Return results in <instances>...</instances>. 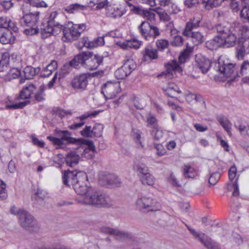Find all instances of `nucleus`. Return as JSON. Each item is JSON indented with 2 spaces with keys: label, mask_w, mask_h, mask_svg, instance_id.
<instances>
[{
  "label": "nucleus",
  "mask_w": 249,
  "mask_h": 249,
  "mask_svg": "<svg viewBox=\"0 0 249 249\" xmlns=\"http://www.w3.org/2000/svg\"><path fill=\"white\" fill-rule=\"evenodd\" d=\"M56 134L60 137L57 138L54 137L49 136L47 139L53 142L54 145L60 146L64 144H79L83 138L75 139L71 137V133L67 130H61L58 129L55 130Z\"/></svg>",
  "instance_id": "nucleus-1"
},
{
  "label": "nucleus",
  "mask_w": 249,
  "mask_h": 249,
  "mask_svg": "<svg viewBox=\"0 0 249 249\" xmlns=\"http://www.w3.org/2000/svg\"><path fill=\"white\" fill-rule=\"evenodd\" d=\"M136 205L138 209L143 212L157 211L161 208L160 204L156 199L142 195L138 197Z\"/></svg>",
  "instance_id": "nucleus-2"
},
{
  "label": "nucleus",
  "mask_w": 249,
  "mask_h": 249,
  "mask_svg": "<svg viewBox=\"0 0 249 249\" xmlns=\"http://www.w3.org/2000/svg\"><path fill=\"white\" fill-rule=\"evenodd\" d=\"M78 178V179L76 180V182L73 184L72 187L77 195L82 196V198L80 200H78L79 202H81V201L85 199L86 196H89L91 189L89 188L86 184L88 178L87 174L85 172L79 171Z\"/></svg>",
  "instance_id": "nucleus-3"
},
{
  "label": "nucleus",
  "mask_w": 249,
  "mask_h": 249,
  "mask_svg": "<svg viewBox=\"0 0 249 249\" xmlns=\"http://www.w3.org/2000/svg\"><path fill=\"white\" fill-rule=\"evenodd\" d=\"M216 29L223 47H231L234 46L237 41V37L234 34L220 24L217 26Z\"/></svg>",
  "instance_id": "nucleus-4"
},
{
  "label": "nucleus",
  "mask_w": 249,
  "mask_h": 249,
  "mask_svg": "<svg viewBox=\"0 0 249 249\" xmlns=\"http://www.w3.org/2000/svg\"><path fill=\"white\" fill-rule=\"evenodd\" d=\"M81 203L96 206L97 207H109L110 206L109 198L105 195L98 193H91L89 196H86Z\"/></svg>",
  "instance_id": "nucleus-5"
},
{
  "label": "nucleus",
  "mask_w": 249,
  "mask_h": 249,
  "mask_svg": "<svg viewBox=\"0 0 249 249\" xmlns=\"http://www.w3.org/2000/svg\"><path fill=\"white\" fill-rule=\"evenodd\" d=\"M142 36L146 40L154 39L160 35L159 29L147 21H143L138 27Z\"/></svg>",
  "instance_id": "nucleus-6"
},
{
  "label": "nucleus",
  "mask_w": 249,
  "mask_h": 249,
  "mask_svg": "<svg viewBox=\"0 0 249 249\" xmlns=\"http://www.w3.org/2000/svg\"><path fill=\"white\" fill-rule=\"evenodd\" d=\"M18 222L21 227L31 232H35L38 230L36 220L27 211L20 213Z\"/></svg>",
  "instance_id": "nucleus-7"
},
{
  "label": "nucleus",
  "mask_w": 249,
  "mask_h": 249,
  "mask_svg": "<svg viewBox=\"0 0 249 249\" xmlns=\"http://www.w3.org/2000/svg\"><path fill=\"white\" fill-rule=\"evenodd\" d=\"M136 68V64L133 59H126L124 61L123 65L115 71V76L118 79H124L128 76Z\"/></svg>",
  "instance_id": "nucleus-8"
},
{
  "label": "nucleus",
  "mask_w": 249,
  "mask_h": 249,
  "mask_svg": "<svg viewBox=\"0 0 249 249\" xmlns=\"http://www.w3.org/2000/svg\"><path fill=\"white\" fill-rule=\"evenodd\" d=\"M85 67L89 70H93L103 63L104 57L99 54H93L92 53L84 52Z\"/></svg>",
  "instance_id": "nucleus-9"
},
{
  "label": "nucleus",
  "mask_w": 249,
  "mask_h": 249,
  "mask_svg": "<svg viewBox=\"0 0 249 249\" xmlns=\"http://www.w3.org/2000/svg\"><path fill=\"white\" fill-rule=\"evenodd\" d=\"M99 181L103 186L119 187L121 184V181L117 176L105 172H101L99 174Z\"/></svg>",
  "instance_id": "nucleus-10"
},
{
  "label": "nucleus",
  "mask_w": 249,
  "mask_h": 249,
  "mask_svg": "<svg viewBox=\"0 0 249 249\" xmlns=\"http://www.w3.org/2000/svg\"><path fill=\"white\" fill-rule=\"evenodd\" d=\"M101 232L109 234L115 236L116 239L124 240L132 239L133 235L127 231H120L108 227H102L100 229Z\"/></svg>",
  "instance_id": "nucleus-11"
},
{
  "label": "nucleus",
  "mask_w": 249,
  "mask_h": 249,
  "mask_svg": "<svg viewBox=\"0 0 249 249\" xmlns=\"http://www.w3.org/2000/svg\"><path fill=\"white\" fill-rule=\"evenodd\" d=\"M39 15V12L24 15L20 18L19 24L22 26L34 27L38 21Z\"/></svg>",
  "instance_id": "nucleus-12"
},
{
  "label": "nucleus",
  "mask_w": 249,
  "mask_h": 249,
  "mask_svg": "<svg viewBox=\"0 0 249 249\" xmlns=\"http://www.w3.org/2000/svg\"><path fill=\"white\" fill-rule=\"evenodd\" d=\"M90 76L89 73H82L76 76L72 80L71 85L75 89H85L88 85V79Z\"/></svg>",
  "instance_id": "nucleus-13"
},
{
  "label": "nucleus",
  "mask_w": 249,
  "mask_h": 249,
  "mask_svg": "<svg viewBox=\"0 0 249 249\" xmlns=\"http://www.w3.org/2000/svg\"><path fill=\"white\" fill-rule=\"evenodd\" d=\"M81 142L79 144H85L88 146L87 148H84L81 146L80 148L83 150L82 154L83 157L87 159H91L94 157L95 153L96 152L95 147L92 141L87 140L83 139L81 140Z\"/></svg>",
  "instance_id": "nucleus-14"
},
{
  "label": "nucleus",
  "mask_w": 249,
  "mask_h": 249,
  "mask_svg": "<svg viewBox=\"0 0 249 249\" xmlns=\"http://www.w3.org/2000/svg\"><path fill=\"white\" fill-rule=\"evenodd\" d=\"M79 171L74 170L71 171L70 170L65 171L62 175V181L63 184L67 186H73V184L78 180V174Z\"/></svg>",
  "instance_id": "nucleus-15"
},
{
  "label": "nucleus",
  "mask_w": 249,
  "mask_h": 249,
  "mask_svg": "<svg viewBox=\"0 0 249 249\" xmlns=\"http://www.w3.org/2000/svg\"><path fill=\"white\" fill-rule=\"evenodd\" d=\"M125 10L121 7L109 5L106 7V14L107 17L113 18H120L125 13Z\"/></svg>",
  "instance_id": "nucleus-16"
},
{
  "label": "nucleus",
  "mask_w": 249,
  "mask_h": 249,
  "mask_svg": "<svg viewBox=\"0 0 249 249\" xmlns=\"http://www.w3.org/2000/svg\"><path fill=\"white\" fill-rule=\"evenodd\" d=\"M15 37L9 29L0 28V42L2 44H12Z\"/></svg>",
  "instance_id": "nucleus-17"
},
{
  "label": "nucleus",
  "mask_w": 249,
  "mask_h": 249,
  "mask_svg": "<svg viewBox=\"0 0 249 249\" xmlns=\"http://www.w3.org/2000/svg\"><path fill=\"white\" fill-rule=\"evenodd\" d=\"M142 60L146 62H150L152 60L156 59L158 58V51L153 48L151 46H147L145 47L142 51Z\"/></svg>",
  "instance_id": "nucleus-18"
},
{
  "label": "nucleus",
  "mask_w": 249,
  "mask_h": 249,
  "mask_svg": "<svg viewBox=\"0 0 249 249\" xmlns=\"http://www.w3.org/2000/svg\"><path fill=\"white\" fill-rule=\"evenodd\" d=\"M32 94H19L18 99H26V100L23 102H20L12 105H7L5 108L7 109H16L18 108H22L26 105L29 104L31 101L29 99H32L33 97L31 96Z\"/></svg>",
  "instance_id": "nucleus-19"
},
{
  "label": "nucleus",
  "mask_w": 249,
  "mask_h": 249,
  "mask_svg": "<svg viewBox=\"0 0 249 249\" xmlns=\"http://www.w3.org/2000/svg\"><path fill=\"white\" fill-rule=\"evenodd\" d=\"M101 93L108 92L109 93H118L120 90V83L118 82L112 83L108 81L104 84L101 87Z\"/></svg>",
  "instance_id": "nucleus-20"
},
{
  "label": "nucleus",
  "mask_w": 249,
  "mask_h": 249,
  "mask_svg": "<svg viewBox=\"0 0 249 249\" xmlns=\"http://www.w3.org/2000/svg\"><path fill=\"white\" fill-rule=\"evenodd\" d=\"M58 15V14L56 11L51 12L47 22L49 26L53 27L56 31L60 32L62 30V25L59 20Z\"/></svg>",
  "instance_id": "nucleus-21"
},
{
  "label": "nucleus",
  "mask_w": 249,
  "mask_h": 249,
  "mask_svg": "<svg viewBox=\"0 0 249 249\" xmlns=\"http://www.w3.org/2000/svg\"><path fill=\"white\" fill-rule=\"evenodd\" d=\"M218 71L223 74V75L227 78L232 77V75L234 71V65L228 63L227 64H223L221 65L220 59L218 60Z\"/></svg>",
  "instance_id": "nucleus-22"
},
{
  "label": "nucleus",
  "mask_w": 249,
  "mask_h": 249,
  "mask_svg": "<svg viewBox=\"0 0 249 249\" xmlns=\"http://www.w3.org/2000/svg\"><path fill=\"white\" fill-rule=\"evenodd\" d=\"M80 159V156L75 151H71L66 155L65 160L66 163L71 166H74L76 165Z\"/></svg>",
  "instance_id": "nucleus-23"
},
{
  "label": "nucleus",
  "mask_w": 249,
  "mask_h": 249,
  "mask_svg": "<svg viewBox=\"0 0 249 249\" xmlns=\"http://www.w3.org/2000/svg\"><path fill=\"white\" fill-rule=\"evenodd\" d=\"M71 25H70L69 23L67 26L62 25V30L63 36L62 40L64 42H72L74 41L73 34L72 32Z\"/></svg>",
  "instance_id": "nucleus-24"
},
{
  "label": "nucleus",
  "mask_w": 249,
  "mask_h": 249,
  "mask_svg": "<svg viewBox=\"0 0 249 249\" xmlns=\"http://www.w3.org/2000/svg\"><path fill=\"white\" fill-rule=\"evenodd\" d=\"M0 28L11 29L14 32L18 31L15 23L6 17H0Z\"/></svg>",
  "instance_id": "nucleus-25"
},
{
  "label": "nucleus",
  "mask_w": 249,
  "mask_h": 249,
  "mask_svg": "<svg viewBox=\"0 0 249 249\" xmlns=\"http://www.w3.org/2000/svg\"><path fill=\"white\" fill-rule=\"evenodd\" d=\"M85 60L84 54L83 53L75 56L70 61L68 65L72 68L78 69L81 65L85 67Z\"/></svg>",
  "instance_id": "nucleus-26"
},
{
  "label": "nucleus",
  "mask_w": 249,
  "mask_h": 249,
  "mask_svg": "<svg viewBox=\"0 0 249 249\" xmlns=\"http://www.w3.org/2000/svg\"><path fill=\"white\" fill-rule=\"evenodd\" d=\"M70 25H71L72 32L73 34L74 41L77 40L81 34L86 30V26L85 24H76L70 22Z\"/></svg>",
  "instance_id": "nucleus-27"
},
{
  "label": "nucleus",
  "mask_w": 249,
  "mask_h": 249,
  "mask_svg": "<svg viewBox=\"0 0 249 249\" xmlns=\"http://www.w3.org/2000/svg\"><path fill=\"white\" fill-rule=\"evenodd\" d=\"M40 71L39 67L34 68L31 66H26L23 70L24 77L26 79H32L39 73Z\"/></svg>",
  "instance_id": "nucleus-28"
},
{
  "label": "nucleus",
  "mask_w": 249,
  "mask_h": 249,
  "mask_svg": "<svg viewBox=\"0 0 249 249\" xmlns=\"http://www.w3.org/2000/svg\"><path fill=\"white\" fill-rule=\"evenodd\" d=\"M183 35L187 37H190L195 39V43L196 45L201 43L202 42V35L200 32H192L191 31H183Z\"/></svg>",
  "instance_id": "nucleus-29"
},
{
  "label": "nucleus",
  "mask_w": 249,
  "mask_h": 249,
  "mask_svg": "<svg viewBox=\"0 0 249 249\" xmlns=\"http://www.w3.org/2000/svg\"><path fill=\"white\" fill-rule=\"evenodd\" d=\"M57 67V63L55 60L52 61L51 63L47 65L41 71V76L42 77H49Z\"/></svg>",
  "instance_id": "nucleus-30"
},
{
  "label": "nucleus",
  "mask_w": 249,
  "mask_h": 249,
  "mask_svg": "<svg viewBox=\"0 0 249 249\" xmlns=\"http://www.w3.org/2000/svg\"><path fill=\"white\" fill-rule=\"evenodd\" d=\"M205 45L206 48L210 50H216L219 47H223L218 35L214 37L213 39L207 41Z\"/></svg>",
  "instance_id": "nucleus-31"
},
{
  "label": "nucleus",
  "mask_w": 249,
  "mask_h": 249,
  "mask_svg": "<svg viewBox=\"0 0 249 249\" xmlns=\"http://www.w3.org/2000/svg\"><path fill=\"white\" fill-rule=\"evenodd\" d=\"M217 120L219 124L222 126L224 129L227 132L229 135H231V124L229 120L223 115H219L217 117Z\"/></svg>",
  "instance_id": "nucleus-32"
},
{
  "label": "nucleus",
  "mask_w": 249,
  "mask_h": 249,
  "mask_svg": "<svg viewBox=\"0 0 249 249\" xmlns=\"http://www.w3.org/2000/svg\"><path fill=\"white\" fill-rule=\"evenodd\" d=\"M238 178L234 180H230L227 184V189L229 191H232V196H237L239 194Z\"/></svg>",
  "instance_id": "nucleus-33"
},
{
  "label": "nucleus",
  "mask_w": 249,
  "mask_h": 249,
  "mask_svg": "<svg viewBox=\"0 0 249 249\" xmlns=\"http://www.w3.org/2000/svg\"><path fill=\"white\" fill-rule=\"evenodd\" d=\"M201 20V18L199 17H195L193 19H191L186 23L184 31H191L198 28L199 27Z\"/></svg>",
  "instance_id": "nucleus-34"
},
{
  "label": "nucleus",
  "mask_w": 249,
  "mask_h": 249,
  "mask_svg": "<svg viewBox=\"0 0 249 249\" xmlns=\"http://www.w3.org/2000/svg\"><path fill=\"white\" fill-rule=\"evenodd\" d=\"M59 33V31H56L55 29L52 27V26H49L48 24H47L45 28H41L40 29V34L42 37L43 38H46L52 35H57Z\"/></svg>",
  "instance_id": "nucleus-35"
},
{
  "label": "nucleus",
  "mask_w": 249,
  "mask_h": 249,
  "mask_svg": "<svg viewBox=\"0 0 249 249\" xmlns=\"http://www.w3.org/2000/svg\"><path fill=\"white\" fill-rule=\"evenodd\" d=\"M192 51L193 48L191 47L187 46L186 49L180 53L178 56L179 62L180 64L186 62L189 59L190 54Z\"/></svg>",
  "instance_id": "nucleus-36"
},
{
  "label": "nucleus",
  "mask_w": 249,
  "mask_h": 249,
  "mask_svg": "<svg viewBox=\"0 0 249 249\" xmlns=\"http://www.w3.org/2000/svg\"><path fill=\"white\" fill-rule=\"evenodd\" d=\"M165 68L169 75L170 74L172 75L173 71L180 72L182 71L181 68L176 60H173L170 63L166 64Z\"/></svg>",
  "instance_id": "nucleus-37"
},
{
  "label": "nucleus",
  "mask_w": 249,
  "mask_h": 249,
  "mask_svg": "<svg viewBox=\"0 0 249 249\" xmlns=\"http://www.w3.org/2000/svg\"><path fill=\"white\" fill-rule=\"evenodd\" d=\"M245 5L243 7L240 12L241 18L245 22L249 23V0H242Z\"/></svg>",
  "instance_id": "nucleus-38"
},
{
  "label": "nucleus",
  "mask_w": 249,
  "mask_h": 249,
  "mask_svg": "<svg viewBox=\"0 0 249 249\" xmlns=\"http://www.w3.org/2000/svg\"><path fill=\"white\" fill-rule=\"evenodd\" d=\"M86 7L79 3H73L67 6L65 10L69 13H74L76 12L84 10Z\"/></svg>",
  "instance_id": "nucleus-39"
},
{
  "label": "nucleus",
  "mask_w": 249,
  "mask_h": 249,
  "mask_svg": "<svg viewBox=\"0 0 249 249\" xmlns=\"http://www.w3.org/2000/svg\"><path fill=\"white\" fill-rule=\"evenodd\" d=\"M139 178L141 182L143 185H152L154 183V178L150 173L142 175Z\"/></svg>",
  "instance_id": "nucleus-40"
},
{
  "label": "nucleus",
  "mask_w": 249,
  "mask_h": 249,
  "mask_svg": "<svg viewBox=\"0 0 249 249\" xmlns=\"http://www.w3.org/2000/svg\"><path fill=\"white\" fill-rule=\"evenodd\" d=\"M142 43V41H139L135 39L127 40L123 44V47L125 49L134 48L137 49L140 48Z\"/></svg>",
  "instance_id": "nucleus-41"
},
{
  "label": "nucleus",
  "mask_w": 249,
  "mask_h": 249,
  "mask_svg": "<svg viewBox=\"0 0 249 249\" xmlns=\"http://www.w3.org/2000/svg\"><path fill=\"white\" fill-rule=\"evenodd\" d=\"M134 168L138 173L139 177L142 176V175H146L147 173H149L148 167L144 163H140L136 164Z\"/></svg>",
  "instance_id": "nucleus-42"
},
{
  "label": "nucleus",
  "mask_w": 249,
  "mask_h": 249,
  "mask_svg": "<svg viewBox=\"0 0 249 249\" xmlns=\"http://www.w3.org/2000/svg\"><path fill=\"white\" fill-rule=\"evenodd\" d=\"M234 126L239 131L241 136L244 137H249V124L246 125L241 123L239 125L235 124Z\"/></svg>",
  "instance_id": "nucleus-43"
},
{
  "label": "nucleus",
  "mask_w": 249,
  "mask_h": 249,
  "mask_svg": "<svg viewBox=\"0 0 249 249\" xmlns=\"http://www.w3.org/2000/svg\"><path fill=\"white\" fill-rule=\"evenodd\" d=\"M151 134L155 140L159 141L162 138L163 132L158 128L157 125H155L152 127Z\"/></svg>",
  "instance_id": "nucleus-44"
},
{
  "label": "nucleus",
  "mask_w": 249,
  "mask_h": 249,
  "mask_svg": "<svg viewBox=\"0 0 249 249\" xmlns=\"http://www.w3.org/2000/svg\"><path fill=\"white\" fill-rule=\"evenodd\" d=\"M169 45V41L165 39H158L156 41V45L157 48V51L163 52L167 49Z\"/></svg>",
  "instance_id": "nucleus-45"
},
{
  "label": "nucleus",
  "mask_w": 249,
  "mask_h": 249,
  "mask_svg": "<svg viewBox=\"0 0 249 249\" xmlns=\"http://www.w3.org/2000/svg\"><path fill=\"white\" fill-rule=\"evenodd\" d=\"M46 195V193L40 189H37L36 191L32 195V199L33 200H36V201H42L45 198Z\"/></svg>",
  "instance_id": "nucleus-46"
},
{
  "label": "nucleus",
  "mask_w": 249,
  "mask_h": 249,
  "mask_svg": "<svg viewBox=\"0 0 249 249\" xmlns=\"http://www.w3.org/2000/svg\"><path fill=\"white\" fill-rule=\"evenodd\" d=\"M203 244L208 249H221L219 245L211 238H206L205 241L203 240Z\"/></svg>",
  "instance_id": "nucleus-47"
},
{
  "label": "nucleus",
  "mask_w": 249,
  "mask_h": 249,
  "mask_svg": "<svg viewBox=\"0 0 249 249\" xmlns=\"http://www.w3.org/2000/svg\"><path fill=\"white\" fill-rule=\"evenodd\" d=\"M193 168L189 165H185L184 166L183 174L185 178H193L195 176V173Z\"/></svg>",
  "instance_id": "nucleus-48"
},
{
  "label": "nucleus",
  "mask_w": 249,
  "mask_h": 249,
  "mask_svg": "<svg viewBox=\"0 0 249 249\" xmlns=\"http://www.w3.org/2000/svg\"><path fill=\"white\" fill-rule=\"evenodd\" d=\"M6 185L2 180H0V198L3 200L7 198L8 195L6 189Z\"/></svg>",
  "instance_id": "nucleus-49"
},
{
  "label": "nucleus",
  "mask_w": 249,
  "mask_h": 249,
  "mask_svg": "<svg viewBox=\"0 0 249 249\" xmlns=\"http://www.w3.org/2000/svg\"><path fill=\"white\" fill-rule=\"evenodd\" d=\"M104 129V125L101 124H96L92 129L93 135L97 137H99L102 135Z\"/></svg>",
  "instance_id": "nucleus-50"
},
{
  "label": "nucleus",
  "mask_w": 249,
  "mask_h": 249,
  "mask_svg": "<svg viewBox=\"0 0 249 249\" xmlns=\"http://www.w3.org/2000/svg\"><path fill=\"white\" fill-rule=\"evenodd\" d=\"M36 87L34 84H27L22 88L19 93H33Z\"/></svg>",
  "instance_id": "nucleus-51"
},
{
  "label": "nucleus",
  "mask_w": 249,
  "mask_h": 249,
  "mask_svg": "<svg viewBox=\"0 0 249 249\" xmlns=\"http://www.w3.org/2000/svg\"><path fill=\"white\" fill-rule=\"evenodd\" d=\"M102 110H95L94 111L91 112H87L81 116L79 117V118L81 120V121H83V120L87 119L89 117H95L97 116L100 112H101Z\"/></svg>",
  "instance_id": "nucleus-52"
},
{
  "label": "nucleus",
  "mask_w": 249,
  "mask_h": 249,
  "mask_svg": "<svg viewBox=\"0 0 249 249\" xmlns=\"http://www.w3.org/2000/svg\"><path fill=\"white\" fill-rule=\"evenodd\" d=\"M206 227L205 231L210 232L211 231V228L213 225V222L211 218L209 216L203 217V225Z\"/></svg>",
  "instance_id": "nucleus-53"
},
{
  "label": "nucleus",
  "mask_w": 249,
  "mask_h": 249,
  "mask_svg": "<svg viewBox=\"0 0 249 249\" xmlns=\"http://www.w3.org/2000/svg\"><path fill=\"white\" fill-rule=\"evenodd\" d=\"M183 41L184 39L181 36H176L171 41V44L173 46L179 47L183 44Z\"/></svg>",
  "instance_id": "nucleus-54"
},
{
  "label": "nucleus",
  "mask_w": 249,
  "mask_h": 249,
  "mask_svg": "<svg viewBox=\"0 0 249 249\" xmlns=\"http://www.w3.org/2000/svg\"><path fill=\"white\" fill-rule=\"evenodd\" d=\"M220 175L218 173H214L211 175L209 179V183L211 185H214L219 179Z\"/></svg>",
  "instance_id": "nucleus-55"
},
{
  "label": "nucleus",
  "mask_w": 249,
  "mask_h": 249,
  "mask_svg": "<svg viewBox=\"0 0 249 249\" xmlns=\"http://www.w3.org/2000/svg\"><path fill=\"white\" fill-rule=\"evenodd\" d=\"M185 225L190 233L194 236V238L196 240L199 241L201 243H202V238L200 236L201 233L200 232H197L194 229L192 228L188 225L186 224H185Z\"/></svg>",
  "instance_id": "nucleus-56"
},
{
  "label": "nucleus",
  "mask_w": 249,
  "mask_h": 249,
  "mask_svg": "<svg viewBox=\"0 0 249 249\" xmlns=\"http://www.w3.org/2000/svg\"><path fill=\"white\" fill-rule=\"evenodd\" d=\"M165 10L170 14H176L180 11V9L178 5L173 2Z\"/></svg>",
  "instance_id": "nucleus-57"
},
{
  "label": "nucleus",
  "mask_w": 249,
  "mask_h": 249,
  "mask_svg": "<svg viewBox=\"0 0 249 249\" xmlns=\"http://www.w3.org/2000/svg\"><path fill=\"white\" fill-rule=\"evenodd\" d=\"M20 74V71L19 69L15 68L11 69L8 72V76L10 79L17 78L18 77Z\"/></svg>",
  "instance_id": "nucleus-58"
},
{
  "label": "nucleus",
  "mask_w": 249,
  "mask_h": 249,
  "mask_svg": "<svg viewBox=\"0 0 249 249\" xmlns=\"http://www.w3.org/2000/svg\"><path fill=\"white\" fill-rule=\"evenodd\" d=\"M90 126H85V128L81 131V134L84 137L91 138L93 136L92 129Z\"/></svg>",
  "instance_id": "nucleus-59"
},
{
  "label": "nucleus",
  "mask_w": 249,
  "mask_h": 249,
  "mask_svg": "<svg viewBox=\"0 0 249 249\" xmlns=\"http://www.w3.org/2000/svg\"><path fill=\"white\" fill-rule=\"evenodd\" d=\"M29 2L33 6L37 7H47L48 5L43 0H28Z\"/></svg>",
  "instance_id": "nucleus-60"
},
{
  "label": "nucleus",
  "mask_w": 249,
  "mask_h": 249,
  "mask_svg": "<svg viewBox=\"0 0 249 249\" xmlns=\"http://www.w3.org/2000/svg\"><path fill=\"white\" fill-rule=\"evenodd\" d=\"M245 55V48L243 45L239 46L236 52V56L238 60L243 59Z\"/></svg>",
  "instance_id": "nucleus-61"
},
{
  "label": "nucleus",
  "mask_w": 249,
  "mask_h": 249,
  "mask_svg": "<svg viewBox=\"0 0 249 249\" xmlns=\"http://www.w3.org/2000/svg\"><path fill=\"white\" fill-rule=\"evenodd\" d=\"M249 73V62L244 61L241 67L240 74L242 76Z\"/></svg>",
  "instance_id": "nucleus-62"
},
{
  "label": "nucleus",
  "mask_w": 249,
  "mask_h": 249,
  "mask_svg": "<svg viewBox=\"0 0 249 249\" xmlns=\"http://www.w3.org/2000/svg\"><path fill=\"white\" fill-rule=\"evenodd\" d=\"M36 249H71L70 248L64 246H47L45 245H42L40 247H38Z\"/></svg>",
  "instance_id": "nucleus-63"
},
{
  "label": "nucleus",
  "mask_w": 249,
  "mask_h": 249,
  "mask_svg": "<svg viewBox=\"0 0 249 249\" xmlns=\"http://www.w3.org/2000/svg\"><path fill=\"white\" fill-rule=\"evenodd\" d=\"M195 64L202 71V55L201 53L196 55Z\"/></svg>",
  "instance_id": "nucleus-64"
}]
</instances>
